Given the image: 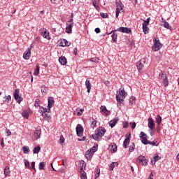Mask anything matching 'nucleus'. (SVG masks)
<instances>
[{
  "label": "nucleus",
  "instance_id": "f257e3e1",
  "mask_svg": "<svg viewBox=\"0 0 179 179\" xmlns=\"http://www.w3.org/2000/svg\"><path fill=\"white\" fill-rule=\"evenodd\" d=\"M127 94L125 92V90L124 88L119 90V93L116 95V100L117 101V104L121 106L124 100L125 99V96Z\"/></svg>",
  "mask_w": 179,
  "mask_h": 179
},
{
  "label": "nucleus",
  "instance_id": "f03ea898",
  "mask_svg": "<svg viewBox=\"0 0 179 179\" xmlns=\"http://www.w3.org/2000/svg\"><path fill=\"white\" fill-rule=\"evenodd\" d=\"M136 162L138 163V164H141V166H148V159L143 155H140L136 159Z\"/></svg>",
  "mask_w": 179,
  "mask_h": 179
},
{
  "label": "nucleus",
  "instance_id": "7ed1b4c3",
  "mask_svg": "<svg viewBox=\"0 0 179 179\" xmlns=\"http://www.w3.org/2000/svg\"><path fill=\"white\" fill-rule=\"evenodd\" d=\"M159 78L162 79L164 85L169 86V80L167 79V76H166V73L162 72L159 75Z\"/></svg>",
  "mask_w": 179,
  "mask_h": 179
},
{
  "label": "nucleus",
  "instance_id": "20e7f679",
  "mask_svg": "<svg viewBox=\"0 0 179 179\" xmlns=\"http://www.w3.org/2000/svg\"><path fill=\"white\" fill-rule=\"evenodd\" d=\"M20 90L19 89H16L15 90V93H14V99L15 100H16V101L18 102L19 104H20V103H22V101H23V98H22V96H19V93H20Z\"/></svg>",
  "mask_w": 179,
  "mask_h": 179
},
{
  "label": "nucleus",
  "instance_id": "39448f33",
  "mask_svg": "<svg viewBox=\"0 0 179 179\" xmlns=\"http://www.w3.org/2000/svg\"><path fill=\"white\" fill-rule=\"evenodd\" d=\"M155 43H154L152 46V50L154 51H159L160 48H162V43H160L159 40H157L156 38H155Z\"/></svg>",
  "mask_w": 179,
  "mask_h": 179
},
{
  "label": "nucleus",
  "instance_id": "423d86ee",
  "mask_svg": "<svg viewBox=\"0 0 179 179\" xmlns=\"http://www.w3.org/2000/svg\"><path fill=\"white\" fill-rule=\"evenodd\" d=\"M115 31H120L121 33H127V34H130L131 30V28L121 27L116 29Z\"/></svg>",
  "mask_w": 179,
  "mask_h": 179
},
{
  "label": "nucleus",
  "instance_id": "0eeeda50",
  "mask_svg": "<svg viewBox=\"0 0 179 179\" xmlns=\"http://www.w3.org/2000/svg\"><path fill=\"white\" fill-rule=\"evenodd\" d=\"M30 55H31V46L30 48H28L27 50L24 52V59H29Z\"/></svg>",
  "mask_w": 179,
  "mask_h": 179
},
{
  "label": "nucleus",
  "instance_id": "6e6552de",
  "mask_svg": "<svg viewBox=\"0 0 179 179\" xmlns=\"http://www.w3.org/2000/svg\"><path fill=\"white\" fill-rule=\"evenodd\" d=\"M141 136L140 138H141V142L142 143H143V145H149V141H148V138H146V134H145V132L141 131Z\"/></svg>",
  "mask_w": 179,
  "mask_h": 179
},
{
  "label": "nucleus",
  "instance_id": "1a4fd4ad",
  "mask_svg": "<svg viewBox=\"0 0 179 179\" xmlns=\"http://www.w3.org/2000/svg\"><path fill=\"white\" fill-rule=\"evenodd\" d=\"M77 136H82L83 135V127L80 124L76 126Z\"/></svg>",
  "mask_w": 179,
  "mask_h": 179
},
{
  "label": "nucleus",
  "instance_id": "9d476101",
  "mask_svg": "<svg viewBox=\"0 0 179 179\" xmlns=\"http://www.w3.org/2000/svg\"><path fill=\"white\" fill-rule=\"evenodd\" d=\"M48 112L51 111V108H52V106H54V103L55 101H54V98L52 96H50L48 99Z\"/></svg>",
  "mask_w": 179,
  "mask_h": 179
},
{
  "label": "nucleus",
  "instance_id": "9b49d317",
  "mask_svg": "<svg viewBox=\"0 0 179 179\" xmlns=\"http://www.w3.org/2000/svg\"><path fill=\"white\" fill-rule=\"evenodd\" d=\"M130 141H131V134L126 135V138L124 139V141L123 142V148L124 149H127V148H128Z\"/></svg>",
  "mask_w": 179,
  "mask_h": 179
},
{
  "label": "nucleus",
  "instance_id": "f8f14e48",
  "mask_svg": "<svg viewBox=\"0 0 179 179\" xmlns=\"http://www.w3.org/2000/svg\"><path fill=\"white\" fill-rule=\"evenodd\" d=\"M100 138L102 136H104V134H106V129L104 127H99L98 129L96 130L95 131Z\"/></svg>",
  "mask_w": 179,
  "mask_h": 179
},
{
  "label": "nucleus",
  "instance_id": "ddd939ff",
  "mask_svg": "<svg viewBox=\"0 0 179 179\" xmlns=\"http://www.w3.org/2000/svg\"><path fill=\"white\" fill-rule=\"evenodd\" d=\"M115 31H111L110 32H106V36H110V34H111V33H113L112 35V40L114 43H117V37H118V35L117 34L115 33Z\"/></svg>",
  "mask_w": 179,
  "mask_h": 179
},
{
  "label": "nucleus",
  "instance_id": "4468645a",
  "mask_svg": "<svg viewBox=\"0 0 179 179\" xmlns=\"http://www.w3.org/2000/svg\"><path fill=\"white\" fill-rule=\"evenodd\" d=\"M118 121H120V118H118V117H115L114 119L110 120L109 122V125H110V128H114V126L117 125V123L118 122Z\"/></svg>",
  "mask_w": 179,
  "mask_h": 179
},
{
  "label": "nucleus",
  "instance_id": "2eb2a0df",
  "mask_svg": "<svg viewBox=\"0 0 179 179\" xmlns=\"http://www.w3.org/2000/svg\"><path fill=\"white\" fill-rule=\"evenodd\" d=\"M148 128H150L151 131L155 129V122H153V119L152 118H148Z\"/></svg>",
  "mask_w": 179,
  "mask_h": 179
},
{
  "label": "nucleus",
  "instance_id": "dca6fc26",
  "mask_svg": "<svg viewBox=\"0 0 179 179\" xmlns=\"http://www.w3.org/2000/svg\"><path fill=\"white\" fill-rule=\"evenodd\" d=\"M67 27H66V33L68 34H71L72 33V27H73V23H71L69 24H66Z\"/></svg>",
  "mask_w": 179,
  "mask_h": 179
},
{
  "label": "nucleus",
  "instance_id": "f3484780",
  "mask_svg": "<svg viewBox=\"0 0 179 179\" xmlns=\"http://www.w3.org/2000/svg\"><path fill=\"white\" fill-rule=\"evenodd\" d=\"M142 62L145 64V59L136 63V66L139 72H141V70L143 68V64H142Z\"/></svg>",
  "mask_w": 179,
  "mask_h": 179
},
{
  "label": "nucleus",
  "instance_id": "a211bd4d",
  "mask_svg": "<svg viewBox=\"0 0 179 179\" xmlns=\"http://www.w3.org/2000/svg\"><path fill=\"white\" fill-rule=\"evenodd\" d=\"M110 152L111 153H115L117 152V145L114 143H112L110 145Z\"/></svg>",
  "mask_w": 179,
  "mask_h": 179
},
{
  "label": "nucleus",
  "instance_id": "6ab92c4d",
  "mask_svg": "<svg viewBox=\"0 0 179 179\" xmlns=\"http://www.w3.org/2000/svg\"><path fill=\"white\" fill-rule=\"evenodd\" d=\"M85 86L87 89V93H90V89H92V84L90 83V80L87 78L85 81Z\"/></svg>",
  "mask_w": 179,
  "mask_h": 179
},
{
  "label": "nucleus",
  "instance_id": "aec40b11",
  "mask_svg": "<svg viewBox=\"0 0 179 179\" xmlns=\"http://www.w3.org/2000/svg\"><path fill=\"white\" fill-rule=\"evenodd\" d=\"M60 44L62 47H69V45H71V42L67 41L66 39H63Z\"/></svg>",
  "mask_w": 179,
  "mask_h": 179
},
{
  "label": "nucleus",
  "instance_id": "412c9836",
  "mask_svg": "<svg viewBox=\"0 0 179 179\" xmlns=\"http://www.w3.org/2000/svg\"><path fill=\"white\" fill-rule=\"evenodd\" d=\"M92 156H93V152H92V150H87L85 152V157L87 160H90V159L92 158Z\"/></svg>",
  "mask_w": 179,
  "mask_h": 179
},
{
  "label": "nucleus",
  "instance_id": "4be33fe9",
  "mask_svg": "<svg viewBox=\"0 0 179 179\" xmlns=\"http://www.w3.org/2000/svg\"><path fill=\"white\" fill-rule=\"evenodd\" d=\"M40 135H41V129L37 128L34 131V136L36 139H39Z\"/></svg>",
  "mask_w": 179,
  "mask_h": 179
},
{
  "label": "nucleus",
  "instance_id": "5701e85b",
  "mask_svg": "<svg viewBox=\"0 0 179 179\" xmlns=\"http://www.w3.org/2000/svg\"><path fill=\"white\" fill-rule=\"evenodd\" d=\"M59 62L61 65H65L67 63L66 58L63 56L59 57Z\"/></svg>",
  "mask_w": 179,
  "mask_h": 179
},
{
  "label": "nucleus",
  "instance_id": "b1692460",
  "mask_svg": "<svg viewBox=\"0 0 179 179\" xmlns=\"http://www.w3.org/2000/svg\"><path fill=\"white\" fill-rule=\"evenodd\" d=\"M118 164H120V163L118 162H112L109 166V170H110V171H113V170H114V169L115 167H117L118 166Z\"/></svg>",
  "mask_w": 179,
  "mask_h": 179
},
{
  "label": "nucleus",
  "instance_id": "393cba45",
  "mask_svg": "<svg viewBox=\"0 0 179 179\" xmlns=\"http://www.w3.org/2000/svg\"><path fill=\"white\" fill-rule=\"evenodd\" d=\"M80 173H82V171L86 169V162H85V161H81L80 162Z\"/></svg>",
  "mask_w": 179,
  "mask_h": 179
},
{
  "label": "nucleus",
  "instance_id": "a878e982",
  "mask_svg": "<svg viewBox=\"0 0 179 179\" xmlns=\"http://www.w3.org/2000/svg\"><path fill=\"white\" fill-rule=\"evenodd\" d=\"M43 33L42 34L43 37L44 38H48V40H50L51 38H50V32H47V29L43 28Z\"/></svg>",
  "mask_w": 179,
  "mask_h": 179
},
{
  "label": "nucleus",
  "instance_id": "bb28decb",
  "mask_svg": "<svg viewBox=\"0 0 179 179\" xmlns=\"http://www.w3.org/2000/svg\"><path fill=\"white\" fill-rule=\"evenodd\" d=\"M47 92H48V88L45 85H43L41 87V92L43 94V96H45L47 94Z\"/></svg>",
  "mask_w": 179,
  "mask_h": 179
},
{
  "label": "nucleus",
  "instance_id": "cd10ccee",
  "mask_svg": "<svg viewBox=\"0 0 179 179\" xmlns=\"http://www.w3.org/2000/svg\"><path fill=\"white\" fill-rule=\"evenodd\" d=\"M155 120H156V122L159 127V125H160V124H162V116H160L159 115H157L155 117Z\"/></svg>",
  "mask_w": 179,
  "mask_h": 179
},
{
  "label": "nucleus",
  "instance_id": "c85d7f7f",
  "mask_svg": "<svg viewBox=\"0 0 179 179\" xmlns=\"http://www.w3.org/2000/svg\"><path fill=\"white\" fill-rule=\"evenodd\" d=\"M161 157L159 155L155 156L153 157V160H151L152 164H156V162H158V160H160Z\"/></svg>",
  "mask_w": 179,
  "mask_h": 179
},
{
  "label": "nucleus",
  "instance_id": "c756f323",
  "mask_svg": "<svg viewBox=\"0 0 179 179\" xmlns=\"http://www.w3.org/2000/svg\"><path fill=\"white\" fill-rule=\"evenodd\" d=\"M24 76H31V82H33V76L31 75V72H29L27 71H24L23 72Z\"/></svg>",
  "mask_w": 179,
  "mask_h": 179
},
{
  "label": "nucleus",
  "instance_id": "7c9ffc66",
  "mask_svg": "<svg viewBox=\"0 0 179 179\" xmlns=\"http://www.w3.org/2000/svg\"><path fill=\"white\" fill-rule=\"evenodd\" d=\"M22 152L24 153V155H27L30 152V148H29L28 146H24L22 147Z\"/></svg>",
  "mask_w": 179,
  "mask_h": 179
},
{
  "label": "nucleus",
  "instance_id": "2f4dec72",
  "mask_svg": "<svg viewBox=\"0 0 179 179\" xmlns=\"http://www.w3.org/2000/svg\"><path fill=\"white\" fill-rule=\"evenodd\" d=\"M40 150H41V148L40 146H37L34 148L33 152L34 154L38 155V153H40Z\"/></svg>",
  "mask_w": 179,
  "mask_h": 179
},
{
  "label": "nucleus",
  "instance_id": "473e14b6",
  "mask_svg": "<svg viewBox=\"0 0 179 179\" xmlns=\"http://www.w3.org/2000/svg\"><path fill=\"white\" fill-rule=\"evenodd\" d=\"M143 31L146 34V33H148L149 28L148 27V24H143Z\"/></svg>",
  "mask_w": 179,
  "mask_h": 179
},
{
  "label": "nucleus",
  "instance_id": "72a5a7b5",
  "mask_svg": "<svg viewBox=\"0 0 179 179\" xmlns=\"http://www.w3.org/2000/svg\"><path fill=\"white\" fill-rule=\"evenodd\" d=\"M92 137L93 139H94V141H100V136L97 134L96 132L94 134H92Z\"/></svg>",
  "mask_w": 179,
  "mask_h": 179
},
{
  "label": "nucleus",
  "instance_id": "f704fd0d",
  "mask_svg": "<svg viewBox=\"0 0 179 179\" xmlns=\"http://www.w3.org/2000/svg\"><path fill=\"white\" fill-rule=\"evenodd\" d=\"M100 110L101 113H103V114H106L107 115V113L108 112V110H107V108L106 106H101Z\"/></svg>",
  "mask_w": 179,
  "mask_h": 179
},
{
  "label": "nucleus",
  "instance_id": "c9c22d12",
  "mask_svg": "<svg viewBox=\"0 0 179 179\" xmlns=\"http://www.w3.org/2000/svg\"><path fill=\"white\" fill-rule=\"evenodd\" d=\"M22 115L23 118H26L27 120V118H29V112H27V110H23Z\"/></svg>",
  "mask_w": 179,
  "mask_h": 179
},
{
  "label": "nucleus",
  "instance_id": "e433bc0d",
  "mask_svg": "<svg viewBox=\"0 0 179 179\" xmlns=\"http://www.w3.org/2000/svg\"><path fill=\"white\" fill-rule=\"evenodd\" d=\"M44 167H45V162H40L38 166L39 170H44Z\"/></svg>",
  "mask_w": 179,
  "mask_h": 179
},
{
  "label": "nucleus",
  "instance_id": "4c0bfd02",
  "mask_svg": "<svg viewBox=\"0 0 179 179\" xmlns=\"http://www.w3.org/2000/svg\"><path fill=\"white\" fill-rule=\"evenodd\" d=\"M164 27H165V29H168V30H171V27H170V24H169V22H167L166 21L164 22Z\"/></svg>",
  "mask_w": 179,
  "mask_h": 179
},
{
  "label": "nucleus",
  "instance_id": "58836bf2",
  "mask_svg": "<svg viewBox=\"0 0 179 179\" xmlns=\"http://www.w3.org/2000/svg\"><path fill=\"white\" fill-rule=\"evenodd\" d=\"M8 174H10V171L9 169V166H6L4 169V175L8 176Z\"/></svg>",
  "mask_w": 179,
  "mask_h": 179
},
{
  "label": "nucleus",
  "instance_id": "ea45409f",
  "mask_svg": "<svg viewBox=\"0 0 179 179\" xmlns=\"http://www.w3.org/2000/svg\"><path fill=\"white\" fill-rule=\"evenodd\" d=\"M38 73H40V66L36 65V68L34 73V75H35V76H37V75H38Z\"/></svg>",
  "mask_w": 179,
  "mask_h": 179
},
{
  "label": "nucleus",
  "instance_id": "a19ab883",
  "mask_svg": "<svg viewBox=\"0 0 179 179\" xmlns=\"http://www.w3.org/2000/svg\"><path fill=\"white\" fill-rule=\"evenodd\" d=\"M135 150V143H132L129 148V152H132Z\"/></svg>",
  "mask_w": 179,
  "mask_h": 179
},
{
  "label": "nucleus",
  "instance_id": "79ce46f5",
  "mask_svg": "<svg viewBox=\"0 0 179 179\" xmlns=\"http://www.w3.org/2000/svg\"><path fill=\"white\" fill-rule=\"evenodd\" d=\"M117 5V8H119L121 10H122V8H124V4H122V3L121 2H117L116 3Z\"/></svg>",
  "mask_w": 179,
  "mask_h": 179
},
{
  "label": "nucleus",
  "instance_id": "37998d69",
  "mask_svg": "<svg viewBox=\"0 0 179 179\" xmlns=\"http://www.w3.org/2000/svg\"><path fill=\"white\" fill-rule=\"evenodd\" d=\"M133 104H135V97L134 96L131 97L129 100V105L132 106Z\"/></svg>",
  "mask_w": 179,
  "mask_h": 179
},
{
  "label": "nucleus",
  "instance_id": "c03bdc74",
  "mask_svg": "<svg viewBox=\"0 0 179 179\" xmlns=\"http://www.w3.org/2000/svg\"><path fill=\"white\" fill-rule=\"evenodd\" d=\"M100 16H101V17H103V19H107V17H108V14L104 13H101Z\"/></svg>",
  "mask_w": 179,
  "mask_h": 179
},
{
  "label": "nucleus",
  "instance_id": "a18cd8bd",
  "mask_svg": "<svg viewBox=\"0 0 179 179\" xmlns=\"http://www.w3.org/2000/svg\"><path fill=\"white\" fill-rule=\"evenodd\" d=\"M91 62H99L100 61V59L99 57H92L90 59Z\"/></svg>",
  "mask_w": 179,
  "mask_h": 179
},
{
  "label": "nucleus",
  "instance_id": "49530a36",
  "mask_svg": "<svg viewBox=\"0 0 179 179\" xmlns=\"http://www.w3.org/2000/svg\"><path fill=\"white\" fill-rule=\"evenodd\" d=\"M93 121L91 124V128H94L96 127V125L97 124V121H96V120H94L92 118Z\"/></svg>",
  "mask_w": 179,
  "mask_h": 179
},
{
  "label": "nucleus",
  "instance_id": "de8ad7c7",
  "mask_svg": "<svg viewBox=\"0 0 179 179\" xmlns=\"http://www.w3.org/2000/svg\"><path fill=\"white\" fill-rule=\"evenodd\" d=\"M25 167H27V169H30V163L27 159L24 160Z\"/></svg>",
  "mask_w": 179,
  "mask_h": 179
},
{
  "label": "nucleus",
  "instance_id": "09e8293b",
  "mask_svg": "<svg viewBox=\"0 0 179 179\" xmlns=\"http://www.w3.org/2000/svg\"><path fill=\"white\" fill-rule=\"evenodd\" d=\"M34 106L36 107H40V99H36Z\"/></svg>",
  "mask_w": 179,
  "mask_h": 179
},
{
  "label": "nucleus",
  "instance_id": "8fccbe9b",
  "mask_svg": "<svg viewBox=\"0 0 179 179\" xmlns=\"http://www.w3.org/2000/svg\"><path fill=\"white\" fill-rule=\"evenodd\" d=\"M81 179H87V176H86V172H83L81 173Z\"/></svg>",
  "mask_w": 179,
  "mask_h": 179
},
{
  "label": "nucleus",
  "instance_id": "3c124183",
  "mask_svg": "<svg viewBox=\"0 0 179 179\" xmlns=\"http://www.w3.org/2000/svg\"><path fill=\"white\" fill-rule=\"evenodd\" d=\"M130 126L131 129H135L136 127V122H130Z\"/></svg>",
  "mask_w": 179,
  "mask_h": 179
},
{
  "label": "nucleus",
  "instance_id": "603ef678",
  "mask_svg": "<svg viewBox=\"0 0 179 179\" xmlns=\"http://www.w3.org/2000/svg\"><path fill=\"white\" fill-rule=\"evenodd\" d=\"M42 116L44 117V118H50V115L47 114V112H43L42 113Z\"/></svg>",
  "mask_w": 179,
  "mask_h": 179
},
{
  "label": "nucleus",
  "instance_id": "864d4df0",
  "mask_svg": "<svg viewBox=\"0 0 179 179\" xmlns=\"http://www.w3.org/2000/svg\"><path fill=\"white\" fill-rule=\"evenodd\" d=\"M149 22H150V17H148L146 20H144L143 24L149 26Z\"/></svg>",
  "mask_w": 179,
  "mask_h": 179
},
{
  "label": "nucleus",
  "instance_id": "5fc2aeb1",
  "mask_svg": "<svg viewBox=\"0 0 179 179\" xmlns=\"http://www.w3.org/2000/svg\"><path fill=\"white\" fill-rule=\"evenodd\" d=\"M90 150H91L92 153H94L95 152H97V148L95 146L92 147Z\"/></svg>",
  "mask_w": 179,
  "mask_h": 179
},
{
  "label": "nucleus",
  "instance_id": "6e6d98bb",
  "mask_svg": "<svg viewBox=\"0 0 179 179\" xmlns=\"http://www.w3.org/2000/svg\"><path fill=\"white\" fill-rule=\"evenodd\" d=\"M148 145H152V146H159V145L156 144V142L155 141H148Z\"/></svg>",
  "mask_w": 179,
  "mask_h": 179
},
{
  "label": "nucleus",
  "instance_id": "4d7b16f0",
  "mask_svg": "<svg viewBox=\"0 0 179 179\" xmlns=\"http://www.w3.org/2000/svg\"><path fill=\"white\" fill-rule=\"evenodd\" d=\"M120 11H121V9H120V8H116V17H118V15H120Z\"/></svg>",
  "mask_w": 179,
  "mask_h": 179
},
{
  "label": "nucleus",
  "instance_id": "13d9d810",
  "mask_svg": "<svg viewBox=\"0 0 179 179\" xmlns=\"http://www.w3.org/2000/svg\"><path fill=\"white\" fill-rule=\"evenodd\" d=\"M60 143H64L65 142V138H64V136H61L59 138Z\"/></svg>",
  "mask_w": 179,
  "mask_h": 179
},
{
  "label": "nucleus",
  "instance_id": "bf43d9fd",
  "mask_svg": "<svg viewBox=\"0 0 179 179\" xmlns=\"http://www.w3.org/2000/svg\"><path fill=\"white\" fill-rule=\"evenodd\" d=\"M128 127H129V124L128 123V122H125L123 123V128H128Z\"/></svg>",
  "mask_w": 179,
  "mask_h": 179
},
{
  "label": "nucleus",
  "instance_id": "052dcab7",
  "mask_svg": "<svg viewBox=\"0 0 179 179\" xmlns=\"http://www.w3.org/2000/svg\"><path fill=\"white\" fill-rule=\"evenodd\" d=\"M31 168L33 169V170H34L36 171V162H32L31 164Z\"/></svg>",
  "mask_w": 179,
  "mask_h": 179
},
{
  "label": "nucleus",
  "instance_id": "680f3d73",
  "mask_svg": "<svg viewBox=\"0 0 179 179\" xmlns=\"http://www.w3.org/2000/svg\"><path fill=\"white\" fill-rule=\"evenodd\" d=\"M128 45L131 48L135 47V43H134L132 41H129Z\"/></svg>",
  "mask_w": 179,
  "mask_h": 179
},
{
  "label": "nucleus",
  "instance_id": "e2e57ef3",
  "mask_svg": "<svg viewBox=\"0 0 179 179\" xmlns=\"http://www.w3.org/2000/svg\"><path fill=\"white\" fill-rule=\"evenodd\" d=\"M6 134L7 136H10V135H12V132L9 129H6Z\"/></svg>",
  "mask_w": 179,
  "mask_h": 179
},
{
  "label": "nucleus",
  "instance_id": "0e129e2a",
  "mask_svg": "<svg viewBox=\"0 0 179 179\" xmlns=\"http://www.w3.org/2000/svg\"><path fill=\"white\" fill-rule=\"evenodd\" d=\"M1 145L2 146V148H5V143H3V138H2L1 140Z\"/></svg>",
  "mask_w": 179,
  "mask_h": 179
},
{
  "label": "nucleus",
  "instance_id": "69168bd1",
  "mask_svg": "<svg viewBox=\"0 0 179 179\" xmlns=\"http://www.w3.org/2000/svg\"><path fill=\"white\" fill-rule=\"evenodd\" d=\"M94 31H95L96 34L100 33V31H101L100 28H96V29H94Z\"/></svg>",
  "mask_w": 179,
  "mask_h": 179
},
{
  "label": "nucleus",
  "instance_id": "338daca9",
  "mask_svg": "<svg viewBox=\"0 0 179 179\" xmlns=\"http://www.w3.org/2000/svg\"><path fill=\"white\" fill-rule=\"evenodd\" d=\"M43 111V113H50V111L48 112V108L47 109V108H42Z\"/></svg>",
  "mask_w": 179,
  "mask_h": 179
},
{
  "label": "nucleus",
  "instance_id": "774afa93",
  "mask_svg": "<svg viewBox=\"0 0 179 179\" xmlns=\"http://www.w3.org/2000/svg\"><path fill=\"white\" fill-rule=\"evenodd\" d=\"M99 2V0H92V3H94H94L98 4Z\"/></svg>",
  "mask_w": 179,
  "mask_h": 179
}]
</instances>
